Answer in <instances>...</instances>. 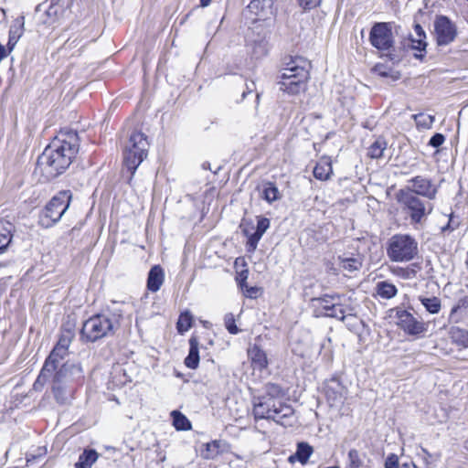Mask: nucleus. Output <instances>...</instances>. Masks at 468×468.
Segmentation results:
<instances>
[{
    "label": "nucleus",
    "instance_id": "1",
    "mask_svg": "<svg viewBox=\"0 0 468 468\" xmlns=\"http://www.w3.org/2000/svg\"><path fill=\"white\" fill-rule=\"evenodd\" d=\"M77 141L76 133H62L46 147L37 159V165L47 177L54 178L69 166L78 152Z\"/></svg>",
    "mask_w": 468,
    "mask_h": 468
},
{
    "label": "nucleus",
    "instance_id": "2",
    "mask_svg": "<svg viewBox=\"0 0 468 468\" xmlns=\"http://www.w3.org/2000/svg\"><path fill=\"white\" fill-rule=\"evenodd\" d=\"M52 391L58 403H66L72 393L70 385L83 378V370L80 364L61 362L51 373Z\"/></svg>",
    "mask_w": 468,
    "mask_h": 468
},
{
    "label": "nucleus",
    "instance_id": "3",
    "mask_svg": "<svg viewBox=\"0 0 468 468\" xmlns=\"http://www.w3.org/2000/svg\"><path fill=\"white\" fill-rule=\"evenodd\" d=\"M115 314H100L87 319L81 327L80 337L84 342L94 343L104 337L112 336L119 328V318Z\"/></svg>",
    "mask_w": 468,
    "mask_h": 468
},
{
    "label": "nucleus",
    "instance_id": "4",
    "mask_svg": "<svg viewBox=\"0 0 468 468\" xmlns=\"http://www.w3.org/2000/svg\"><path fill=\"white\" fill-rule=\"evenodd\" d=\"M253 416L256 420H271L278 424L286 426L292 425V419L293 418V409L281 401H271L262 397L255 398L253 399Z\"/></svg>",
    "mask_w": 468,
    "mask_h": 468
},
{
    "label": "nucleus",
    "instance_id": "5",
    "mask_svg": "<svg viewBox=\"0 0 468 468\" xmlns=\"http://www.w3.org/2000/svg\"><path fill=\"white\" fill-rule=\"evenodd\" d=\"M396 199L402 211L410 217L411 223H420L433 210L431 200H422L410 190V186L399 189L396 194Z\"/></svg>",
    "mask_w": 468,
    "mask_h": 468
},
{
    "label": "nucleus",
    "instance_id": "6",
    "mask_svg": "<svg viewBox=\"0 0 468 468\" xmlns=\"http://www.w3.org/2000/svg\"><path fill=\"white\" fill-rule=\"evenodd\" d=\"M299 62L293 60L282 70L278 86L281 90L288 94H298L305 90L309 78L307 63L303 59H299Z\"/></svg>",
    "mask_w": 468,
    "mask_h": 468
},
{
    "label": "nucleus",
    "instance_id": "7",
    "mask_svg": "<svg viewBox=\"0 0 468 468\" xmlns=\"http://www.w3.org/2000/svg\"><path fill=\"white\" fill-rule=\"evenodd\" d=\"M72 337L73 335L69 331L60 335L58 342L47 357L40 374L34 383L35 389L43 387L45 383L49 380L51 373L55 371L58 365L64 360L65 356L68 355V348L71 343Z\"/></svg>",
    "mask_w": 468,
    "mask_h": 468
},
{
    "label": "nucleus",
    "instance_id": "8",
    "mask_svg": "<svg viewBox=\"0 0 468 468\" xmlns=\"http://www.w3.org/2000/svg\"><path fill=\"white\" fill-rule=\"evenodd\" d=\"M340 295L324 294L321 297L312 298L310 301L315 317H331L341 321L353 315V308L344 309L339 303Z\"/></svg>",
    "mask_w": 468,
    "mask_h": 468
},
{
    "label": "nucleus",
    "instance_id": "9",
    "mask_svg": "<svg viewBox=\"0 0 468 468\" xmlns=\"http://www.w3.org/2000/svg\"><path fill=\"white\" fill-rule=\"evenodd\" d=\"M417 253L418 243L410 235L397 234L388 241L387 254L391 261H410L417 255Z\"/></svg>",
    "mask_w": 468,
    "mask_h": 468
},
{
    "label": "nucleus",
    "instance_id": "10",
    "mask_svg": "<svg viewBox=\"0 0 468 468\" xmlns=\"http://www.w3.org/2000/svg\"><path fill=\"white\" fill-rule=\"evenodd\" d=\"M148 142L144 133L131 134L123 151V163L132 175L147 155Z\"/></svg>",
    "mask_w": 468,
    "mask_h": 468
},
{
    "label": "nucleus",
    "instance_id": "11",
    "mask_svg": "<svg viewBox=\"0 0 468 468\" xmlns=\"http://www.w3.org/2000/svg\"><path fill=\"white\" fill-rule=\"evenodd\" d=\"M71 194L69 191H61L46 205L39 216V224L44 228H50L56 224L69 207Z\"/></svg>",
    "mask_w": 468,
    "mask_h": 468
},
{
    "label": "nucleus",
    "instance_id": "12",
    "mask_svg": "<svg viewBox=\"0 0 468 468\" xmlns=\"http://www.w3.org/2000/svg\"><path fill=\"white\" fill-rule=\"evenodd\" d=\"M371 45L383 52L391 60L397 58L391 26L388 23H376L369 33Z\"/></svg>",
    "mask_w": 468,
    "mask_h": 468
},
{
    "label": "nucleus",
    "instance_id": "13",
    "mask_svg": "<svg viewBox=\"0 0 468 468\" xmlns=\"http://www.w3.org/2000/svg\"><path fill=\"white\" fill-rule=\"evenodd\" d=\"M397 325L408 335L422 336L428 331V324L414 316L409 310L396 308Z\"/></svg>",
    "mask_w": 468,
    "mask_h": 468
},
{
    "label": "nucleus",
    "instance_id": "14",
    "mask_svg": "<svg viewBox=\"0 0 468 468\" xmlns=\"http://www.w3.org/2000/svg\"><path fill=\"white\" fill-rule=\"evenodd\" d=\"M64 13V8L59 2H41L36 7L37 19L46 25L57 22Z\"/></svg>",
    "mask_w": 468,
    "mask_h": 468
},
{
    "label": "nucleus",
    "instance_id": "15",
    "mask_svg": "<svg viewBox=\"0 0 468 468\" xmlns=\"http://www.w3.org/2000/svg\"><path fill=\"white\" fill-rule=\"evenodd\" d=\"M434 30L440 46L450 44L456 37L455 27L446 16H439L435 20Z\"/></svg>",
    "mask_w": 468,
    "mask_h": 468
},
{
    "label": "nucleus",
    "instance_id": "16",
    "mask_svg": "<svg viewBox=\"0 0 468 468\" xmlns=\"http://www.w3.org/2000/svg\"><path fill=\"white\" fill-rule=\"evenodd\" d=\"M409 182L412 184L410 190L414 192L416 196H421L428 198V200H433L436 197L438 189L431 179L421 176H417L411 178Z\"/></svg>",
    "mask_w": 468,
    "mask_h": 468
},
{
    "label": "nucleus",
    "instance_id": "17",
    "mask_svg": "<svg viewBox=\"0 0 468 468\" xmlns=\"http://www.w3.org/2000/svg\"><path fill=\"white\" fill-rule=\"evenodd\" d=\"M265 2H250L246 8L242 11V16L255 23L261 20H266L272 14L271 6L264 5Z\"/></svg>",
    "mask_w": 468,
    "mask_h": 468
},
{
    "label": "nucleus",
    "instance_id": "18",
    "mask_svg": "<svg viewBox=\"0 0 468 468\" xmlns=\"http://www.w3.org/2000/svg\"><path fill=\"white\" fill-rule=\"evenodd\" d=\"M269 227H270V219L269 218H263V217H258L257 228L253 233H250L248 229H245L243 230L244 234L248 237L247 245L249 248L248 250L250 251H253L256 250L260 239H261L263 234L266 232V230L269 229Z\"/></svg>",
    "mask_w": 468,
    "mask_h": 468
},
{
    "label": "nucleus",
    "instance_id": "19",
    "mask_svg": "<svg viewBox=\"0 0 468 468\" xmlns=\"http://www.w3.org/2000/svg\"><path fill=\"white\" fill-rule=\"evenodd\" d=\"M16 228L9 221H0V255L6 252L11 245ZM8 262L0 261V267H6Z\"/></svg>",
    "mask_w": 468,
    "mask_h": 468
},
{
    "label": "nucleus",
    "instance_id": "20",
    "mask_svg": "<svg viewBox=\"0 0 468 468\" xmlns=\"http://www.w3.org/2000/svg\"><path fill=\"white\" fill-rule=\"evenodd\" d=\"M415 36H410V47L412 49L418 50L420 53L415 54V58H422L424 57L425 49L427 47L426 34L420 25L414 27Z\"/></svg>",
    "mask_w": 468,
    "mask_h": 468
},
{
    "label": "nucleus",
    "instance_id": "21",
    "mask_svg": "<svg viewBox=\"0 0 468 468\" xmlns=\"http://www.w3.org/2000/svg\"><path fill=\"white\" fill-rule=\"evenodd\" d=\"M325 394L327 399L331 402L332 405H337L343 403L346 389L344 386L340 384L337 380H333L331 385L327 386Z\"/></svg>",
    "mask_w": 468,
    "mask_h": 468
},
{
    "label": "nucleus",
    "instance_id": "22",
    "mask_svg": "<svg viewBox=\"0 0 468 468\" xmlns=\"http://www.w3.org/2000/svg\"><path fill=\"white\" fill-rule=\"evenodd\" d=\"M165 280L164 270L159 265H154L151 268L147 278V288L149 291L157 292Z\"/></svg>",
    "mask_w": 468,
    "mask_h": 468
},
{
    "label": "nucleus",
    "instance_id": "23",
    "mask_svg": "<svg viewBox=\"0 0 468 468\" xmlns=\"http://www.w3.org/2000/svg\"><path fill=\"white\" fill-rule=\"evenodd\" d=\"M333 174L332 162L329 157H322L314 168V176L322 181L328 180Z\"/></svg>",
    "mask_w": 468,
    "mask_h": 468
},
{
    "label": "nucleus",
    "instance_id": "24",
    "mask_svg": "<svg viewBox=\"0 0 468 468\" xmlns=\"http://www.w3.org/2000/svg\"><path fill=\"white\" fill-rule=\"evenodd\" d=\"M313 452L314 451H313L312 446H310L307 442H299L297 444V449H296L295 453L291 455L288 458V461L291 463H293L296 461H298L302 464H305L308 462Z\"/></svg>",
    "mask_w": 468,
    "mask_h": 468
},
{
    "label": "nucleus",
    "instance_id": "25",
    "mask_svg": "<svg viewBox=\"0 0 468 468\" xmlns=\"http://www.w3.org/2000/svg\"><path fill=\"white\" fill-rule=\"evenodd\" d=\"M249 357L255 368L263 369L268 366V359L265 352L258 346H253L248 350Z\"/></svg>",
    "mask_w": 468,
    "mask_h": 468
},
{
    "label": "nucleus",
    "instance_id": "26",
    "mask_svg": "<svg viewBox=\"0 0 468 468\" xmlns=\"http://www.w3.org/2000/svg\"><path fill=\"white\" fill-rule=\"evenodd\" d=\"M198 340L197 337L192 336L189 339V353L185 359V365L191 369L197 367L199 363V352H198Z\"/></svg>",
    "mask_w": 468,
    "mask_h": 468
},
{
    "label": "nucleus",
    "instance_id": "27",
    "mask_svg": "<svg viewBox=\"0 0 468 468\" xmlns=\"http://www.w3.org/2000/svg\"><path fill=\"white\" fill-rule=\"evenodd\" d=\"M24 16H21L17 17L14 24L11 26L9 30V40L8 47L10 49L14 48V46L17 43L19 38L24 33Z\"/></svg>",
    "mask_w": 468,
    "mask_h": 468
},
{
    "label": "nucleus",
    "instance_id": "28",
    "mask_svg": "<svg viewBox=\"0 0 468 468\" xmlns=\"http://www.w3.org/2000/svg\"><path fill=\"white\" fill-rule=\"evenodd\" d=\"M261 197L269 204L282 198V194L276 185L271 181L262 183Z\"/></svg>",
    "mask_w": 468,
    "mask_h": 468
},
{
    "label": "nucleus",
    "instance_id": "29",
    "mask_svg": "<svg viewBox=\"0 0 468 468\" xmlns=\"http://www.w3.org/2000/svg\"><path fill=\"white\" fill-rule=\"evenodd\" d=\"M340 268L348 272L353 273L357 271L362 267V260L359 256L357 257H338Z\"/></svg>",
    "mask_w": 468,
    "mask_h": 468
},
{
    "label": "nucleus",
    "instance_id": "30",
    "mask_svg": "<svg viewBox=\"0 0 468 468\" xmlns=\"http://www.w3.org/2000/svg\"><path fill=\"white\" fill-rule=\"evenodd\" d=\"M376 292L382 299H391L398 293L397 287L387 281L378 282L376 285Z\"/></svg>",
    "mask_w": 468,
    "mask_h": 468
},
{
    "label": "nucleus",
    "instance_id": "31",
    "mask_svg": "<svg viewBox=\"0 0 468 468\" xmlns=\"http://www.w3.org/2000/svg\"><path fill=\"white\" fill-rule=\"evenodd\" d=\"M99 455L95 450H85L75 463L76 468H90Z\"/></svg>",
    "mask_w": 468,
    "mask_h": 468
},
{
    "label": "nucleus",
    "instance_id": "32",
    "mask_svg": "<svg viewBox=\"0 0 468 468\" xmlns=\"http://www.w3.org/2000/svg\"><path fill=\"white\" fill-rule=\"evenodd\" d=\"M387 149V143L383 138H378L367 149V155L372 159H378L383 156Z\"/></svg>",
    "mask_w": 468,
    "mask_h": 468
},
{
    "label": "nucleus",
    "instance_id": "33",
    "mask_svg": "<svg viewBox=\"0 0 468 468\" xmlns=\"http://www.w3.org/2000/svg\"><path fill=\"white\" fill-rule=\"evenodd\" d=\"M265 395L262 398L270 399L271 401H278L277 399H282L285 396L283 389L277 384L268 383L265 387Z\"/></svg>",
    "mask_w": 468,
    "mask_h": 468
},
{
    "label": "nucleus",
    "instance_id": "34",
    "mask_svg": "<svg viewBox=\"0 0 468 468\" xmlns=\"http://www.w3.org/2000/svg\"><path fill=\"white\" fill-rule=\"evenodd\" d=\"M171 416L173 418V424L177 431H188L191 429V422L181 412L174 410Z\"/></svg>",
    "mask_w": 468,
    "mask_h": 468
},
{
    "label": "nucleus",
    "instance_id": "35",
    "mask_svg": "<svg viewBox=\"0 0 468 468\" xmlns=\"http://www.w3.org/2000/svg\"><path fill=\"white\" fill-rule=\"evenodd\" d=\"M420 301L430 314H435L441 311V300L437 297H420Z\"/></svg>",
    "mask_w": 468,
    "mask_h": 468
},
{
    "label": "nucleus",
    "instance_id": "36",
    "mask_svg": "<svg viewBox=\"0 0 468 468\" xmlns=\"http://www.w3.org/2000/svg\"><path fill=\"white\" fill-rule=\"evenodd\" d=\"M412 118L414 119L417 127L419 129H423V130L431 129L434 122V120H435L434 116L425 114L422 112L414 114L412 116Z\"/></svg>",
    "mask_w": 468,
    "mask_h": 468
},
{
    "label": "nucleus",
    "instance_id": "37",
    "mask_svg": "<svg viewBox=\"0 0 468 468\" xmlns=\"http://www.w3.org/2000/svg\"><path fill=\"white\" fill-rule=\"evenodd\" d=\"M451 337L453 342L464 347L468 346V332L459 327H453L451 330Z\"/></svg>",
    "mask_w": 468,
    "mask_h": 468
},
{
    "label": "nucleus",
    "instance_id": "38",
    "mask_svg": "<svg viewBox=\"0 0 468 468\" xmlns=\"http://www.w3.org/2000/svg\"><path fill=\"white\" fill-rule=\"evenodd\" d=\"M193 317L189 312H185L180 314L176 328L180 334L188 331L192 326Z\"/></svg>",
    "mask_w": 468,
    "mask_h": 468
},
{
    "label": "nucleus",
    "instance_id": "39",
    "mask_svg": "<svg viewBox=\"0 0 468 468\" xmlns=\"http://www.w3.org/2000/svg\"><path fill=\"white\" fill-rule=\"evenodd\" d=\"M268 43L265 40L256 41L252 46V56L257 59L261 58L268 54Z\"/></svg>",
    "mask_w": 468,
    "mask_h": 468
},
{
    "label": "nucleus",
    "instance_id": "40",
    "mask_svg": "<svg viewBox=\"0 0 468 468\" xmlns=\"http://www.w3.org/2000/svg\"><path fill=\"white\" fill-rule=\"evenodd\" d=\"M219 441H213L205 445V450L202 451V456L205 459H213L219 452Z\"/></svg>",
    "mask_w": 468,
    "mask_h": 468
},
{
    "label": "nucleus",
    "instance_id": "41",
    "mask_svg": "<svg viewBox=\"0 0 468 468\" xmlns=\"http://www.w3.org/2000/svg\"><path fill=\"white\" fill-rule=\"evenodd\" d=\"M385 468H417L412 463H405L399 464L398 456L395 454L389 455L385 462Z\"/></svg>",
    "mask_w": 468,
    "mask_h": 468
},
{
    "label": "nucleus",
    "instance_id": "42",
    "mask_svg": "<svg viewBox=\"0 0 468 468\" xmlns=\"http://www.w3.org/2000/svg\"><path fill=\"white\" fill-rule=\"evenodd\" d=\"M224 324H225V326L227 328V330L232 334V335H236L239 333V328L237 327L236 324H235V317H234V314H227L224 317Z\"/></svg>",
    "mask_w": 468,
    "mask_h": 468
},
{
    "label": "nucleus",
    "instance_id": "43",
    "mask_svg": "<svg viewBox=\"0 0 468 468\" xmlns=\"http://www.w3.org/2000/svg\"><path fill=\"white\" fill-rule=\"evenodd\" d=\"M359 453L356 450L352 449L348 452V466L347 468H359L361 465Z\"/></svg>",
    "mask_w": 468,
    "mask_h": 468
},
{
    "label": "nucleus",
    "instance_id": "44",
    "mask_svg": "<svg viewBox=\"0 0 468 468\" xmlns=\"http://www.w3.org/2000/svg\"><path fill=\"white\" fill-rule=\"evenodd\" d=\"M445 140V137L441 133H435L429 142V144L433 147H439L441 146Z\"/></svg>",
    "mask_w": 468,
    "mask_h": 468
},
{
    "label": "nucleus",
    "instance_id": "45",
    "mask_svg": "<svg viewBox=\"0 0 468 468\" xmlns=\"http://www.w3.org/2000/svg\"><path fill=\"white\" fill-rule=\"evenodd\" d=\"M248 276H249V271H248V270H245V271H242L237 277V281L239 282V284L241 287V289H244L245 286L247 285L246 281L248 279Z\"/></svg>",
    "mask_w": 468,
    "mask_h": 468
},
{
    "label": "nucleus",
    "instance_id": "46",
    "mask_svg": "<svg viewBox=\"0 0 468 468\" xmlns=\"http://www.w3.org/2000/svg\"><path fill=\"white\" fill-rule=\"evenodd\" d=\"M244 289H246V296L250 298L256 297L257 292L259 291L257 287H249L248 285H246Z\"/></svg>",
    "mask_w": 468,
    "mask_h": 468
},
{
    "label": "nucleus",
    "instance_id": "47",
    "mask_svg": "<svg viewBox=\"0 0 468 468\" xmlns=\"http://www.w3.org/2000/svg\"><path fill=\"white\" fill-rule=\"evenodd\" d=\"M316 2H309V1H306L305 2V5L303 6V8L305 10L307 8H313V7H315L316 5H315Z\"/></svg>",
    "mask_w": 468,
    "mask_h": 468
},
{
    "label": "nucleus",
    "instance_id": "48",
    "mask_svg": "<svg viewBox=\"0 0 468 468\" xmlns=\"http://www.w3.org/2000/svg\"><path fill=\"white\" fill-rule=\"evenodd\" d=\"M376 70L378 72V74H379L380 76H383V77H387V76H388V72H386V71H384V70H383V71H382V70H380V68H379V67H377Z\"/></svg>",
    "mask_w": 468,
    "mask_h": 468
},
{
    "label": "nucleus",
    "instance_id": "49",
    "mask_svg": "<svg viewBox=\"0 0 468 468\" xmlns=\"http://www.w3.org/2000/svg\"><path fill=\"white\" fill-rule=\"evenodd\" d=\"M75 41H76V39H74V40L70 41V38H69V39L66 41L65 45H67L69 48H70V47L72 46V44H74V43H75Z\"/></svg>",
    "mask_w": 468,
    "mask_h": 468
},
{
    "label": "nucleus",
    "instance_id": "50",
    "mask_svg": "<svg viewBox=\"0 0 468 468\" xmlns=\"http://www.w3.org/2000/svg\"><path fill=\"white\" fill-rule=\"evenodd\" d=\"M209 3H210V2H201L200 6H201V7H206V6H207V5H208V4H209Z\"/></svg>",
    "mask_w": 468,
    "mask_h": 468
},
{
    "label": "nucleus",
    "instance_id": "51",
    "mask_svg": "<svg viewBox=\"0 0 468 468\" xmlns=\"http://www.w3.org/2000/svg\"><path fill=\"white\" fill-rule=\"evenodd\" d=\"M459 307H460L459 305L454 306V307L452 309V314H453V313L457 312V310L459 309Z\"/></svg>",
    "mask_w": 468,
    "mask_h": 468
},
{
    "label": "nucleus",
    "instance_id": "52",
    "mask_svg": "<svg viewBox=\"0 0 468 468\" xmlns=\"http://www.w3.org/2000/svg\"><path fill=\"white\" fill-rule=\"evenodd\" d=\"M464 448L468 451V439L464 441Z\"/></svg>",
    "mask_w": 468,
    "mask_h": 468
},
{
    "label": "nucleus",
    "instance_id": "53",
    "mask_svg": "<svg viewBox=\"0 0 468 468\" xmlns=\"http://www.w3.org/2000/svg\"><path fill=\"white\" fill-rule=\"evenodd\" d=\"M410 272H411V273H413V274L415 273L414 270L408 271L407 277H410Z\"/></svg>",
    "mask_w": 468,
    "mask_h": 468
},
{
    "label": "nucleus",
    "instance_id": "54",
    "mask_svg": "<svg viewBox=\"0 0 468 468\" xmlns=\"http://www.w3.org/2000/svg\"><path fill=\"white\" fill-rule=\"evenodd\" d=\"M207 166H209V164H204V165H203V167H204L205 169H206V168H207Z\"/></svg>",
    "mask_w": 468,
    "mask_h": 468
},
{
    "label": "nucleus",
    "instance_id": "55",
    "mask_svg": "<svg viewBox=\"0 0 468 468\" xmlns=\"http://www.w3.org/2000/svg\"><path fill=\"white\" fill-rule=\"evenodd\" d=\"M207 166H209V164H204V165H203V167H204L205 169H206V168H207Z\"/></svg>",
    "mask_w": 468,
    "mask_h": 468
}]
</instances>
